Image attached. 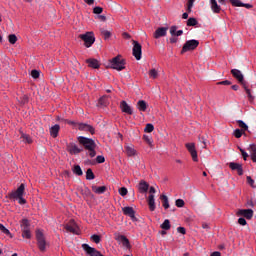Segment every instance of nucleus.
<instances>
[{
	"instance_id": "1",
	"label": "nucleus",
	"mask_w": 256,
	"mask_h": 256,
	"mask_svg": "<svg viewBox=\"0 0 256 256\" xmlns=\"http://www.w3.org/2000/svg\"><path fill=\"white\" fill-rule=\"evenodd\" d=\"M77 139L79 144L82 145V147H84L86 151H89V157L93 158L95 157V155H97V152H95V149L97 147L95 140L84 136H79Z\"/></svg>"
},
{
	"instance_id": "2",
	"label": "nucleus",
	"mask_w": 256,
	"mask_h": 256,
	"mask_svg": "<svg viewBox=\"0 0 256 256\" xmlns=\"http://www.w3.org/2000/svg\"><path fill=\"white\" fill-rule=\"evenodd\" d=\"M23 195H25V184H21L17 190L11 192L9 194L10 199H13L14 201H18L20 205H25L27 203V200L23 198Z\"/></svg>"
},
{
	"instance_id": "3",
	"label": "nucleus",
	"mask_w": 256,
	"mask_h": 256,
	"mask_svg": "<svg viewBox=\"0 0 256 256\" xmlns=\"http://www.w3.org/2000/svg\"><path fill=\"white\" fill-rule=\"evenodd\" d=\"M36 240H37L38 249L42 253H45V251H47V248L49 247V242L45 239V235L43 234V231L41 230L36 231Z\"/></svg>"
},
{
	"instance_id": "4",
	"label": "nucleus",
	"mask_w": 256,
	"mask_h": 256,
	"mask_svg": "<svg viewBox=\"0 0 256 256\" xmlns=\"http://www.w3.org/2000/svg\"><path fill=\"white\" fill-rule=\"evenodd\" d=\"M111 68L116 69V71H123L125 69V59L121 56L114 57L110 62Z\"/></svg>"
},
{
	"instance_id": "5",
	"label": "nucleus",
	"mask_w": 256,
	"mask_h": 256,
	"mask_svg": "<svg viewBox=\"0 0 256 256\" xmlns=\"http://www.w3.org/2000/svg\"><path fill=\"white\" fill-rule=\"evenodd\" d=\"M80 39L84 41L85 47L89 48L93 43H95V35L93 32H86L85 34H80L79 35Z\"/></svg>"
},
{
	"instance_id": "6",
	"label": "nucleus",
	"mask_w": 256,
	"mask_h": 256,
	"mask_svg": "<svg viewBox=\"0 0 256 256\" xmlns=\"http://www.w3.org/2000/svg\"><path fill=\"white\" fill-rule=\"evenodd\" d=\"M133 57H135L136 61H141L142 55V46L137 41H133V49H132Z\"/></svg>"
},
{
	"instance_id": "7",
	"label": "nucleus",
	"mask_w": 256,
	"mask_h": 256,
	"mask_svg": "<svg viewBox=\"0 0 256 256\" xmlns=\"http://www.w3.org/2000/svg\"><path fill=\"white\" fill-rule=\"evenodd\" d=\"M82 249L87 256H103L101 252H99L94 247L89 246V244H82Z\"/></svg>"
},
{
	"instance_id": "8",
	"label": "nucleus",
	"mask_w": 256,
	"mask_h": 256,
	"mask_svg": "<svg viewBox=\"0 0 256 256\" xmlns=\"http://www.w3.org/2000/svg\"><path fill=\"white\" fill-rule=\"evenodd\" d=\"M197 47H199V41L188 40L182 48V53H187V51H193L194 49H197Z\"/></svg>"
},
{
	"instance_id": "9",
	"label": "nucleus",
	"mask_w": 256,
	"mask_h": 256,
	"mask_svg": "<svg viewBox=\"0 0 256 256\" xmlns=\"http://www.w3.org/2000/svg\"><path fill=\"white\" fill-rule=\"evenodd\" d=\"M186 149L190 153L192 157V161L197 163V161H199V157L197 155V149L195 148V143H186Z\"/></svg>"
},
{
	"instance_id": "10",
	"label": "nucleus",
	"mask_w": 256,
	"mask_h": 256,
	"mask_svg": "<svg viewBox=\"0 0 256 256\" xmlns=\"http://www.w3.org/2000/svg\"><path fill=\"white\" fill-rule=\"evenodd\" d=\"M66 149L70 155H79L83 151V147H79L73 142L67 144Z\"/></svg>"
},
{
	"instance_id": "11",
	"label": "nucleus",
	"mask_w": 256,
	"mask_h": 256,
	"mask_svg": "<svg viewBox=\"0 0 256 256\" xmlns=\"http://www.w3.org/2000/svg\"><path fill=\"white\" fill-rule=\"evenodd\" d=\"M122 212L127 217H130L131 221H133L134 223L137 222V217H135V210L133 209V207H123Z\"/></svg>"
},
{
	"instance_id": "12",
	"label": "nucleus",
	"mask_w": 256,
	"mask_h": 256,
	"mask_svg": "<svg viewBox=\"0 0 256 256\" xmlns=\"http://www.w3.org/2000/svg\"><path fill=\"white\" fill-rule=\"evenodd\" d=\"M116 241H118V243L125 249H131V243L129 242V239L125 237V235L116 236Z\"/></svg>"
},
{
	"instance_id": "13",
	"label": "nucleus",
	"mask_w": 256,
	"mask_h": 256,
	"mask_svg": "<svg viewBox=\"0 0 256 256\" xmlns=\"http://www.w3.org/2000/svg\"><path fill=\"white\" fill-rule=\"evenodd\" d=\"M120 109L123 113H127V115H133V108L126 101L120 103Z\"/></svg>"
},
{
	"instance_id": "14",
	"label": "nucleus",
	"mask_w": 256,
	"mask_h": 256,
	"mask_svg": "<svg viewBox=\"0 0 256 256\" xmlns=\"http://www.w3.org/2000/svg\"><path fill=\"white\" fill-rule=\"evenodd\" d=\"M229 167L232 169V171H237L238 175H243V166L241 164L231 162Z\"/></svg>"
},
{
	"instance_id": "15",
	"label": "nucleus",
	"mask_w": 256,
	"mask_h": 256,
	"mask_svg": "<svg viewBox=\"0 0 256 256\" xmlns=\"http://www.w3.org/2000/svg\"><path fill=\"white\" fill-rule=\"evenodd\" d=\"M238 215H241L242 217H245L246 219H252L253 218V210L241 209L238 211Z\"/></svg>"
},
{
	"instance_id": "16",
	"label": "nucleus",
	"mask_w": 256,
	"mask_h": 256,
	"mask_svg": "<svg viewBox=\"0 0 256 256\" xmlns=\"http://www.w3.org/2000/svg\"><path fill=\"white\" fill-rule=\"evenodd\" d=\"M167 27H160L154 33L155 39H160V37H165L167 35Z\"/></svg>"
},
{
	"instance_id": "17",
	"label": "nucleus",
	"mask_w": 256,
	"mask_h": 256,
	"mask_svg": "<svg viewBox=\"0 0 256 256\" xmlns=\"http://www.w3.org/2000/svg\"><path fill=\"white\" fill-rule=\"evenodd\" d=\"M231 73H232L233 77H235V79H237V81H239V83H243L244 76H243V73L240 70L232 69Z\"/></svg>"
},
{
	"instance_id": "18",
	"label": "nucleus",
	"mask_w": 256,
	"mask_h": 256,
	"mask_svg": "<svg viewBox=\"0 0 256 256\" xmlns=\"http://www.w3.org/2000/svg\"><path fill=\"white\" fill-rule=\"evenodd\" d=\"M79 129H80V131H89V133H91V135H93L95 133V128H93V126H91L89 124L81 123V124H79Z\"/></svg>"
},
{
	"instance_id": "19",
	"label": "nucleus",
	"mask_w": 256,
	"mask_h": 256,
	"mask_svg": "<svg viewBox=\"0 0 256 256\" xmlns=\"http://www.w3.org/2000/svg\"><path fill=\"white\" fill-rule=\"evenodd\" d=\"M138 190L140 193H147V191H149V183H147L145 180H141L138 185Z\"/></svg>"
},
{
	"instance_id": "20",
	"label": "nucleus",
	"mask_w": 256,
	"mask_h": 256,
	"mask_svg": "<svg viewBox=\"0 0 256 256\" xmlns=\"http://www.w3.org/2000/svg\"><path fill=\"white\" fill-rule=\"evenodd\" d=\"M210 8L214 13H221V6L217 3V0H210Z\"/></svg>"
},
{
	"instance_id": "21",
	"label": "nucleus",
	"mask_w": 256,
	"mask_h": 256,
	"mask_svg": "<svg viewBox=\"0 0 256 256\" xmlns=\"http://www.w3.org/2000/svg\"><path fill=\"white\" fill-rule=\"evenodd\" d=\"M61 129V126L59 124H55L54 126L50 127V135L53 137V139L57 138L59 135V131Z\"/></svg>"
},
{
	"instance_id": "22",
	"label": "nucleus",
	"mask_w": 256,
	"mask_h": 256,
	"mask_svg": "<svg viewBox=\"0 0 256 256\" xmlns=\"http://www.w3.org/2000/svg\"><path fill=\"white\" fill-rule=\"evenodd\" d=\"M66 231L69 233H73L74 235H79V228L75 224H67L65 226Z\"/></svg>"
},
{
	"instance_id": "23",
	"label": "nucleus",
	"mask_w": 256,
	"mask_h": 256,
	"mask_svg": "<svg viewBox=\"0 0 256 256\" xmlns=\"http://www.w3.org/2000/svg\"><path fill=\"white\" fill-rule=\"evenodd\" d=\"M148 205H149L150 211H155V209H156V206H155V195L150 194L148 196Z\"/></svg>"
},
{
	"instance_id": "24",
	"label": "nucleus",
	"mask_w": 256,
	"mask_h": 256,
	"mask_svg": "<svg viewBox=\"0 0 256 256\" xmlns=\"http://www.w3.org/2000/svg\"><path fill=\"white\" fill-rule=\"evenodd\" d=\"M21 231H29L31 229V224L29 223V220L28 219H23L21 221Z\"/></svg>"
},
{
	"instance_id": "25",
	"label": "nucleus",
	"mask_w": 256,
	"mask_h": 256,
	"mask_svg": "<svg viewBox=\"0 0 256 256\" xmlns=\"http://www.w3.org/2000/svg\"><path fill=\"white\" fill-rule=\"evenodd\" d=\"M136 107L139 111L145 112L147 111V102H145L144 100H139L136 104Z\"/></svg>"
},
{
	"instance_id": "26",
	"label": "nucleus",
	"mask_w": 256,
	"mask_h": 256,
	"mask_svg": "<svg viewBox=\"0 0 256 256\" xmlns=\"http://www.w3.org/2000/svg\"><path fill=\"white\" fill-rule=\"evenodd\" d=\"M86 63H88L89 67H92V69H99L100 67L99 61L97 59H88Z\"/></svg>"
},
{
	"instance_id": "27",
	"label": "nucleus",
	"mask_w": 256,
	"mask_h": 256,
	"mask_svg": "<svg viewBox=\"0 0 256 256\" xmlns=\"http://www.w3.org/2000/svg\"><path fill=\"white\" fill-rule=\"evenodd\" d=\"M92 191H94L97 195H103V193H105V191H107V187L105 186H92Z\"/></svg>"
},
{
	"instance_id": "28",
	"label": "nucleus",
	"mask_w": 256,
	"mask_h": 256,
	"mask_svg": "<svg viewBox=\"0 0 256 256\" xmlns=\"http://www.w3.org/2000/svg\"><path fill=\"white\" fill-rule=\"evenodd\" d=\"M125 151H126V154L128 155V157H133L137 154V151L135 150V148L133 146H126Z\"/></svg>"
},
{
	"instance_id": "29",
	"label": "nucleus",
	"mask_w": 256,
	"mask_h": 256,
	"mask_svg": "<svg viewBox=\"0 0 256 256\" xmlns=\"http://www.w3.org/2000/svg\"><path fill=\"white\" fill-rule=\"evenodd\" d=\"M109 104L107 96H103L98 101V107H107Z\"/></svg>"
},
{
	"instance_id": "30",
	"label": "nucleus",
	"mask_w": 256,
	"mask_h": 256,
	"mask_svg": "<svg viewBox=\"0 0 256 256\" xmlns=\"http://www.w3.org/2000/svg\"><path fill=\"white\" fill-rule=\"evenodd\" d=\"M161 229L164 231H169V229H171V222L169 219L164 220V222L161 224Z\"/></svg>"
},
{
	"instance_id": "31",
	"label": "nucleus",
	"mask_w": 256,
	"mask_h": 256,
	"mask_svg": "<svg viewBox=\"0 0 256 256\" xmlns=\"http://www.w3.org/2000/svg\"><path fill=\"white\" fill-rule=\"evenodd\" d=\"M86 179L88 181H93V179H95V174L93 173V170L91 168H89L87 171H86Z\"/></svg>"
},
{
	"instance_id": "32",
	"label": "nucleus",
	"mask_w": 256,
	"mask_h": 256,
	"mask_svg": "<svg viewBox=\"0 0 256 256\" xmlns=\"http://www.w3.org/2000/svg\"><path fill=\"white\" fill-rule=\"evenodd\" d=\"M21 139H22L23 143H33L31 136H29L28 134L22 133Z\"/></svg>"
},
{
	"instance_id": "33",
	"label": "nucleus",
	"mask_w": 256,
	"mask_h": 256,
	"mask_svg": "<svg viewBox=\"0 0 256 256\" xmlns=\"http://www.w3.org/2000/svg\"><path fill=\"white\" fill-rule=\"evenodd\" d=\"M160 199L163 200L164 209H169V198L166 195H162Z\"/></svg>"
},
{
	"instance_id": "34",
	"label": "nucleus",
	"mask_w": 256,
	"mask_h": 256,
	"mask_svg": "<svg viewBox=\"0 0 256 256\" xmlns=\"http://www.w3.org/2000/svg\"><path fill=\"white\" fill-rule=\"evenodd\" d=\"M237 124L239 125L240 129H242L243 131L249 130V126H247L246 123L243 122V120H237Z\"/></svg>"
},
{
	"instance_id": "35",
	"label": "nucleus",
	"mask_w": 256,
	"mask_h": 256,
	"mask_svg": "<svg viewBox=\"0 0 256 256\" xmlns=\"http://www.w3.org/2000/svg\"><path fill=\"white\" fill-rule=\"evenodd\" d=\"M73 173H75V175H78V176L83 175V170L81 169V166L79 165L74 166Z\"/></svg>"
},
{
	"instance_id": "36",
	"label": "nucleus",
	"mask_w": 256,
	"mask_h": 256,
	"mask_svg": "<svg viewBox=\"0 0 256 256\" xmlns=\"http://www.w3.org/2000/svg\"><path fill=\"white\" fill-rule=\"evenodd\" d=\"M8 41L11 45H15L17 43V36L15 34H10L8 36Z\"/></svg>"
},
{
	"instance_id": "37",
	"label": "nucleus",
	"mask_w": 256,
	"mask_h": 256,
	"mask_svg": "<svg viewBox=\"0 0 256 256\" xmlns=\"http://www.w3.org/2000/svg\"><path fill=\"white\" fill-rule=\"evenodd\" d=\"M249 150L251 151V159H254L256 157V145L251 144Z\"/></svg>"
},
{
	"instance_id": "38",
	"label": "nucleus",
	"mask_w": 256,
	"mask_h": 256,
	"mask_svg": "<svg viewBox=\"0 0 256 256\" xmlns=\"http://www.w3.org/2000/svg\"><path fill=\"white\" fill-rule=\"evenodd\" d=\"M197 19H195V18H189L188 20H187V26L188 27H195V25H197Z\"/></svg>"
},
{
	"instance_id": "39",
	"label": "nucleus",
	"mask_w": 256,
	"mask_h": 256,
	"mask_svg": "<svg viewBox=\"0 0 256 256\" xmlns=\"http://www.w3.org/2000/svg\"><path fill=\"white\" fill-rule=\"evenodd\" d=\"M149 75L152 79H157V77H159V72L156 69H151Z\"/></svg>"
},
{
	"instance_id": "40",
	"label": "nucleus",
	"mask_w": 256,
	"mask_h": 256,
	"mask_svg": "<svg viewBox=\"0 0 256 256\" xmlns=\"http://www.w3.org/2000/svg\"><path fill=\"white\" fill-rule=\"evenodd\" d=\"M155 127L153 126V124L149 123L146 124V127L144 129L145 133H153Z\"/></svg>"
},
{
	"instance_id": "41",
	"label": "nucleus",
	"mask_w": 256,
	"mask_h": 256,
	"mask_svg": "<svg viewBox=\"0 0 256 256\" xmlns=\"http://www.w3.org/2000/svg\"><path fill=\"white\" fill-rule=\"evenodd\" d=\"M23 239H31V229L22 231Z\"/></svg>"
},
{
	"instance_id": "42",
	"label": "nucleus",
	"mask_w": 256,
	"mask_h": 256,
	"mask_svg": "<svg viewBox=\"0 0 256 256\" xmlns=\"http://www.w3.org/2000/svg\"><path fill=\"white\" fill-rule=\"evenodd\" d=\"M91 241H93L96 244L101 243V236L94 234L91 236Z\"/></svg>"
},
{
	"instance_id": "43",
	"label": "nucleus",
	"mask_w": 256,
	"mask_h": 256,
	"mask_svg": "<svg viewBox=\"0 0 256 256\" xmlns=\"http://www.w3.org/2000/svg\"><path fill=\"white\" fill-rule=\"evenodd\" d=\"M231 5H233L234 7H242L243 2H241V0H229Z\"/></svg>"
},
{
	"instance_id": "44",
	"label": "nucleus",
	"mask_w": 256,
	"mask_h": 256,
	"mask_svg": "<svg viewBox=\"0 0 256 256\" xmlns=\"http://www.w3.org/2000/svg\"><path fill=\"white\" fill-rule=\"evenodd\" d=\"M194 3H195V0H188V3H187V11H188V13H191V11L193 9Z\"/></svg>"
},
{
	"instance_id": "45",
	"label": "nucleus",
	"mask_w": 256,
	"mask_h": 256,
	"mask_svg": "<svg viewBox=\"0 0 256 256\" xmlns=\"http://www.w3.org/2000/svg\"><path fill=\"white\" fill-rule=\"evenodd\" d=\"M0 231H2L4 235H11V231H9L3 224H0Z\"/></svg>"
},
{
	"instance_id": "46",
	"label": "nucleus",
	"mask_w": 256,
	"mask_h": 256,
	"mask_svg": "<svg viewBox=\"0 0 256 256\" xmlns=\"http://www.w3.org/2000/svg\"><path fill=\"white\" fill-rule=\"evenodd\" d=\"M101 34L103 35L104 39H109V37H111V32L109 30H101Z\"/></svg>"
},
{
	"instance_id": "47",
	"label": "nucleus",
	"mask_w": 256,
	"mask_h": 256,
	"mask_svg": "<svg viewBox=\"0 0 256 256\" xmlns=\"http://www.w3.org/2000/svg\"><path fill=\"white\" fill-rule=\"evenodd\" d=\"M176 207H185V201L183 199H177L175 202Z\"/></svg>"
},
{
	"instance_id": "48",
	"label": "nucleus",
	"mask_w": 256,
	"mask_h": 256,
	"mask_svg": "<svg viewBox=\"0 0 256 256\" xmlns=\"http://www.w3.org/2000/svg\"><path fill=\"white\" fill-rule=\"evenodd\" d=\"M127 193H129L127 188L122 187V188L119 189V194L121 195V197H125V195H127Z\"/></svg>"
},
{
	"instance_id": "49",
	"label": "nucleus",
	"mask_w": 256,
	"mask_h": 256,
	"mask_svg": "<svg viewBox=\"0 0 256 256\" xmlns=\"http://www.w3.org/2000/svg\"><path fill=\"white\" fill-rule=\"evenodd\" d=\"M93 13H95L96 15H101V13H103V9L99 6H96L93 9Z\"/></svg>"
},
{
	"instance_id": "50",
	"label": "nucleus",
	"mask_w": 256,
	"mask_h": 256,
	"mask_svg": "<svg viewBox=\"0 0 256 256\" xmlns=\"http://www.w3.org/2000/svg\"><path fill=\"white\" fill-rule=\"evenodd\" d=\"M242 135H243V132H241L240 129H236L234 131V137H236V139H240V137H242Z\"/></svg>"
},
{
	"instance_id": "51",
	"label": "nucleus",
	"mask_w": 256,
	"mask_h": 256,
	"mask_svg": "<svg viewBox=\"0 0 256 256\" xmlns=\"http://www.w3.org/2000/svg\"><path fill=\"white\" fill-rule=\"evenodd\" d=\"M170 34L172 35V37H175L177 35V26L170 27Z\"/></svg>"
},
{
	"instance_id": "52",
	"label": "nucleus",
	"mask_w": 256,
	"mask_h": 256,
	"mask_svg": "<svg viewBox=\"0 0 256 256\" xmlns=\"http://www.w3.org/2000/svg\"><path fill=\"white\" fill-rule=\"evenodd\" d=\"M31 76L33 77V79H39V71L32 70Z\"/></svg>"
},
{
	"instance_id": "53",
	"label": "nucleus",
	"mask_w": 256,
	"mask_h": 256,
	"mask_svg": "<svg viewBox=\"0 0 256 256\" xmlns=\"http://www.w3.org/2000/svg\"><path fill=\"white\" fill-rule=\"evenodd\" d=\"M245 91H246V93H247V96H248L249 100H250V101H253L254 97H253V95L251 94V90L248 89V88H245Z\"/></svg>"
},
{
	"instance_id": "54",
	"label": "nucleus",
	"mask_w": 256,
	"mask_h": 256,
	"mask_svg": "<svg viewBox=\"0 0 256 256\" xmlns=\"http://www.w3.org/2000/svg\"><path fill=\"white\" fill-rule=\"evenodd\" d=\"M247 183L248 185H251V187H255L253 186V184L255 183V180H253V178H251V176H247Z\"/></svg>"
},
{
	"instance_id": "55",
	"label": "nucleus",
	"mask_w": 256,
	"mask_h": 256,
	"mask_svg": "<svg viewBox=\"0 0 256 256\" xmlns=\"http://www.w3.org/2000/svg\"><path fill=\"white\" fill-rule=\"evenodd\" d=\"M96 161H97V163H105V157L104 156H97Z\"/></svg>"
},
{
	"instance_id": "56",
	"label": "nucleus",
	"mask_w": 256,
	"mask_h": 256,
	"mask_svg": "<svg viewBox=\"0 0 256 256\" xmlns=\"http://www.w3.org/2000/svg\"><path fill=\"white\" fill-rule=\"evenodd\" d=\"M144 141H146V143H148V145H151V143H153V140L151 139V137L144 135Z\"/></svg>"
},
{
	"instance_id": "57",
	"label": "nucleus",
	"mask_w": 256,
	"mask_h": 256,
	"mask_svg": "<svg viewBox=\"0 0 256 256\" xmlns=\"http://www.w3.org/2000/svg\"><path fill=\"white\" fill-rule=\"evenodd\" d=\"M238 223L239 225L245 226L247 225V220H245V218H239Z\"/></svg>"
},
{
	"instance_id": "58",
	"label": "nucleus",
	"mask_w": 256,
	"mask_h": 256,
	"mask_svg": "<svg viewBox=\"0 0 256 256\" xmlns=\"http://www.w3.org/2000/svg\"><path fill=\"white\" fill-rule=\"evenodd\" d=\"M177 231H178V233H181V235H185V233H186V230L184 227H178Z\"/></svg>"
},
{
	"instance_id": "59",
	"label": "nucleus",
	"mask_w": 256,
	"mask_h": 256,
	"mask_svg": "<svg viewBox=\"0 0 256 256\" xmlns=\"http://www.w3.org/2000/svg\"><path fill=\"white\" fill-rule=\"evenodd\" d=\"M218 85H231V81L224 80V81L218 82Z\"/></svg>"
},
{
	"instance_id": "60",
	"label": "nucleus",
	"mask_w": 256,
	"mask_h": 256,
	"mask_svg": "<svg viewBox=\"0 0 256 256\" xmlns=\"http://www.w3.org/2000/svg\"><path fill=\"white\" fill-rule=\"evenodd\" d=\"M200 143H203V145H202L203 149H205V147H207V142L204 137L200 138Z\"/></svg>"
},
{
	"instance_id": "61",
	"label": "nucleus",
	"mask_w": 256,
	"mask_h": 256,
	"mask_svg": "<svg viewBox=\"0 0 256 256\" xmlns=\"http://www.w3.org/2000/svg\"><path fill=\"white\" fill-rule=\"evenodd\" d=\"M242 157L244 159V161H247V157H249V154H247V152L242 151Z\"/></svg>"
},
{
	"instance_id": "62",
	"label": "nucleus",
	"mask_w": 256,
	"mask_h": 256,
	"mask_svg": "<svg viewBox=\"0 0 256 256\" xmlns=\"http://www.w3.org/2000/svg\"><path fill=\"white\" fill-rule=\"evenodd\" d=\"M149 193L150 195H154V193H156L155 187L151 186L149 189Z\"/></svg>"
},
{
	"instance_id": "63",
	"label": "nucleus",
	"mask_w": 256,
	"mask_h": 256,
	"mask_svg": "<svg viewBox=\"0 0 256 256\" xmlns=\"http://www.w3.org/2000/svg\"><path fill=\"white\" fill-rule=\"evenodd\" d=\"M176 41H177V37L172 36V37L170 38V43H175Z\"/></svg>"
},
{
	"instance_id": "64",
	"label": "nucleus",
	"mask_w": 256,
	"mask_h": 256,
	"mask_svg": "<svg viewBox=\"0 0 256 256\" xmlns=\"http://www.w3.org/2000/svg\"><path fill=\"white\" fill-rule=\"evenodd\" d=\"M210 256H221V252H213Z\"/></svg>"
}]
</instances>
